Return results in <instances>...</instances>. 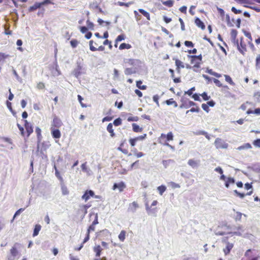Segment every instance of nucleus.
<instances>
[{"label": "nucleus", "instance_id": "obj_57", "mask_svg": "<svg viewBox=\"0 0 260 260\" xmlns=\"http://www.w3.org/2000/svg\"><path fill=\"white\" fill-rule=\"evenodd\" d=\"M202 108H203V109L206 112H209V111H210V109L209 108V106L208 105L206 104H202Z\"/></svg>", "mask_w": 260, "mask_h": 260}, {"label": "nucleus", "instance_id": "obj_9", "mask_svg": "<svg viewBox=\"0 0 260 260\" xmlns=\"http://www.w3.org/2000/svg\"><path fill=\"white\" fill-rule=\"evenodd\" d=\"M94 196V192L93 191L91 190H86L82 196L81 198L82 200H84L85 202H86L90 199V198L93 197Z\"/></svg>", "mask_w": 260, "mask_h": 260}, {"label": "nucleus", "instance_id": "obj_41", "mask_svg": "<svg viewBox=\"0 0 260 260\" xmlns=\"http://www.w3.org/2000/svg\"><path fill=\"white\" fill-rule=\"evenodd\" d=\"M54 168L55 169V175L56 176V177L61 181H63V179H62V177H61V176L60 175L58 170H57V168H56V166L55 165L54 166Z\"/></svg>", "mask_w": 260, "mask_h": 260}, {"label": "nucleus", "instance_id": "obj_33", "mask_svg": "<svg viewBox=\"0 0 260 260\" xmlns=\"http://www.w3.org/2000/svg\"><path fill=\"white\" fill-rule=\"evenodd\" d=\"M235 180L233 178L229 177L226 179L225 183V186L226 188H229L230 183H234Z\"/></svg>", "mask_w": 260, "mask_h": 260}, {"label": "nucleus", "instance_id": "obj_5", "mask_svg": "<svg viewBox=\"0 0 260 260\" xmlns=\"http://www.w3.org/2000/svg\"><path fill=\"white\" fill-rule=\"evenodd\" d=\"M181 101V104L180 105V108L181 109H188L191 106H196V104L194 102L187 99L184 100L182 99Z\"/></svg>", "mask_w": 260, "mask_h": 260}, {"label": "nucleus", "instance_id": "obj_46", "mask_svg": "<svg viewBox=\"0 0 260 260\" xmlns=\"http://www.w3.org/2000/svg\"><path fill=\"white\" fill-rule=\"evenodd\" d=\"M200 111V108L198 106L196 105V107L191 108L190 110H187L186 112V114H188L189 112H199Z\"/></svg>", "mask_w": 260, "mask_h": 260}, {"label": "nucleus", "instance_id": "obj_10", "mask_svg": "<svg viewBox=\"0 0 260 260\" xmlns=\"http://www.w3.org/2000/svg\"><path fill=\"white\" fill-rule=\"evenodd\" d=\"M20 244H19L18 243H15L14 244V245L12 247V248L10 249V254L13 257L16 256L18 254L19 251L18 248Z\"/></svg>", "mask_w": 260, "mask_h": 260}, {"label": "nucleus", "instance_id": "obj_60", "mask_svg": "<svg viewBox=\"0 0 260 260\" xmlns=\"http://www.w3.org/2000/svg\"><path fill=\"white\" fill-rule=\"evenodd\" d=\"M138 120V118L137 116H130L127 118L128 121H137Z\"/></svg>", "mask_w": 260, "mask_h": 260}, {"label": "nucleus", "instance_id": "obj_26", "mask_svg": "<svg viewBox=\"0 0 260 260\" xmlns=\"http://www.w3.org/2000/svg\"><path fill=\"white\" fill-rule=\"evenodd\" d=\"M132 127H133V130L134 132H136V133L142 132L143 131V128L140 127L136 123H133Z\"/></svg>", "mask_w": 260, "mask_h": 260}, {"label": "nucleus", "instance_id": "obj_3", "mask_svg": "<svg viewBox=\"0 0 260 260\" xmlns=\"http://www.w3.org/2000/svg\"><path fill=\"white\" fill-rule=\"evenodd\" d=\"M213 82L218 87H222V91L226 93V95L230 98H235V95L229 91V87L228 85H223L221 82L217 79H213Z\"/></svg>", "mask_w": 260, "mask_h": 260}, {"label": "nucleus", "instance_id": "obj_27", "mask_svg": "<svg viewBox=\"0 0 260 260\" xmlns=\"http://www.w3.org/2000/svg\"><path fill=\"white\" fill-rule=\"evenodd\" d=\"M244 34L245 36L246 37V40L248 41L251 43H252V38L251 33L249 31H244Z\"/></svg>", "mask_w": 260, "mask_h": 260}, {"label": "nucleus", "instance_id": "obj_4", "mask_svg": "<svg viewBox=\"0 0 260 260\" xmlns=\"http://www.w3.org/2000/svg\"><path fill=\"white\" fill-rule=\"evenodd\" d=\"M174 135L171 132H169L167 135L161 134L160 136L158 138V142L163 145L165 143H167L168 141H172Z\"/></svg>", "mask_w": 260, "mask_h": 260}, {"label": "nucleus", "instance_id": "obj_61", "mask_svg": "<svg viewBox=\"0 0 260 260\" xmlns=\"http://www.w3.org/2000/svg\"><path fill=\"white\" fill-rule=\"evenodd\" d=\"M232 11L236 14H240L242 13V11L240 10L237 9L235 7H233L231 9Z\"/></svg>", "mask_w": 260, "mask_h": 260}, {"label": "nucleus", "instance_id": "obj_16", "mask_svg": "<svg viewBox=\"0 0 260 260\" xmlns=\"http://www.w3.org/2000/svg\"><path fill=\"white\" fill-rule=\"evenodd\" d=\"M126 140L124 139L122 141L119 146L118 147L117 149L122 152L124 154H127L128 153V150L127 148H124V145L126 143Z\"/></svg>", "mask_w": 260, "mask_h": 260}, {"label": "nucleus", "instance_id": "obj_48", "mask_svg": "<svg viewBox=\"0 0 260 260\" xmlns=\"http://www.w3.org/2000/svg\"><path fill=\"white\" fill-rule=\"evenodd\" d=\"M217 11L221 17V19L222 20H224L225 16V12L224 10L221 8H217Z\"/></svg>", "mask_w": 260, "mask_h": 260}, {"label": "nucleus", "instance_id": "obj_22", "mask_svg": "<svg viewBox=\"0 0 260 260\" xmlns=\"http://www.w3.org/2000/svg\"><path fill=\"white\" fill-rule=\"evenodd\" d=\"M255 68L256 70H260V54H257L255 60Z\"/></svg>", "mask_w": 260, "mask_h": 260}, {"label": "nucleus", "instance_id": "obj_14", "mask_svg": "<svg viewBox=\"0 0 260 260\" xmlns=\"http://www.w3.org/2000/svg\"><path fill=\"white\" fill-rule=\"evenodd\" d=\"M51 133L52 136L54 139H59L61 137V133L58 128L51 127Z\"/></svg>", "mask_w": 260, "mask_h": 260}, {"label": "nucleus", "instance_id": "obj_58", "mask_svg": "<svg viewBox=\"0 0 260 260\" xmlns=\"http://www.w3.org/2000/svg\"><path fill=\"white\" fill-rule=\"evenodd\" d=\"M37 87L39 89H43L45 88V86L44 83L40 82L38 83Z\"/></svg>", "mask_w": 260, "mask_h": 260}, {"label": "nucleus", "instance_id": "obj_40", "mask_svg": "<svg viewBox=\"0 0 260 260\" xmlns=\"http://www.w3.org/2000/svg\"><path fill=\"white\" fill-rule=\"evenodd\" d=\"M166 187L163 185L157 187V190L158 191L160 195H162L163 194V193L166 191Z\"/></svg>", "mask_w": 260, "mask_h": 260}, {"label": "nucleus", "instance_id": "obj_59", "mask_svg": "<svg viewBox=\"0 0 260 260\" xmlns=\"http://www.w3.org/2000/svg\"><path fill=\"white\" fill-rule=\"evenodd\" d=\"M79 29L80 30V31L82 33V34H84V33H86L88 31V28L86 26H80L79 27Z\"/></svg>", "mask_w": 260, "mask_h": 260}, {"label": "nucleus", "instance_id": "obj_17", "mask_svg": "<svg viewBox=\"0 0 260 260\" xmlns=\"http://www.w3.org/2000/svg\"><path fill=\"white\" fill-rule=\"evenodd\" d=\"M194 23L196 25L204 30L205 29V25L203 21H202L199 18H196L194 20Z\"/></svg>", "mask_w": 260, "mask_h": 260}, {"label": "nucleus", "instance_id": "obj_28", "mask_svg": "<svg viewBox=\"0 0 260 260\" xmlns=\"http://www.w3.org/2000/svg\"><path fill=\"white\" fill-rule=\"evenodd\" d=\"M138 11L144 17H145L148 20H150V14H149V13L148 12H147V11H146L145 10H143L142 9H139L138 10Z\"/></svg>", "mask_w": 260, "mask_h": 260}, {"label": "nucleus", "instance_id": "obj_23", "mask_svg": "<svg viewBox=\"0 0 260 260\" xmlns=\"http://www.w3.org/2000/svg\"><path fill=\"white\" fill-rule=\"evenodd\" d=\"M41 5L40 3H36L33 6H30L28 8L29 12H32L36 10L37 9L41 8Z\"/></svg>", "mask_w": 260, "mask_h": 260}, {"label": "nucleus", "instance_id": "obj_50", "mask_svg": "<svg viewBox=\"0 0 260 260\" xmlns=\"http://www.w3.org/2000/svg\"><path fill=\"white\" fill-rule=\"evenodd\" d=\"M8 57H9L8 55H7L2 52H0V62L3 61H4Z\"/></svg>", "mask_w": 260, "mask_h": 260}, {"label": "nucleus", "instance_id": "obj_63", "mask_svg": "<svg viewBox=\"0 0 260 260\" xmlns=\"http://www.w3.org/2000/svg\"><path fill=\"white\" fill-rule=\"evenodd\" d=\"M253 144L256 146L260 148V139L254 140L253 142Z\"/></svg>", "mask_w": 260, "mask_h": 260}, {"label": "nucleus", "instance_id": "obj_30", "mask_svg": "<svg viewBox=\"0 0 260 260\" xmlns=\"http://www.w3.org/2000/svg\"><path fill=\"white\" fill-rule=\"evenodd\" d=\"M199 162L193 159H190L188 161V164L192 168L197 167Z\"/></svg>", "mask_w": 260, "mask_h": 260}, {"label": "nucleus", "instance_id": "obj_13", "mask_svg": "<svg viewBox=\"0 0 260 260\" xmlns=\"http://www.w3.org/2000/svg\"><path fill=\"white\" fill-rule=\"evenodd\" d=\"M61 125L62 123L61 120L57 117H55L53 119L51 127H54V128H58L61 126Z\"/></svg>", "mask_w": 260, "mask_h": 260}, {"label": "nucleus", "instance_id": "obj_24", "mask_svg": "<svg viewBox=\"0 0 260 260\" xmlns=\"http://www.w3.org/2000/svg\"><path fill=\"white\" fill-rule=\"evenodd\" d=\"M41 229V225H40L39 224H36L35 226L34 230L32 236L33 237L37 236L39 234V232L40 231Z\"/></svg>", "mask_w": 260, "mask_h": 260}, {"label": "nucleus", "instance_id": "obj_51", "mask_svg": "<svg viewBox=\"0 0 260 260\" xmlns=\"http://www.w3.org/2000/svg\"><path fill=\"white\" fill-rule=\"evenodd\" d=\"M7 106L8 109L10 110V111L12 113L13 115H15L16 114V112L13 110L11 103L9 101H7Z\"/></svg>", "mask_w": 260, "mask_h": 260}, {"label": "nucleus", "instance_id": "obj_12", "mask_svg": "<svg viewBox=\"0 0 260 260\" xmlns=\"http://www.w3.org/2000/svg\"><path fill=\"white\" fill-rule=\"evenodd\" d=\"M89 49L91 51H104L105 50V47L104 46H100L98 48L95 47L93 45V40H90L89 42Z\"/></svg>", "mask_w": 260, "mask_h": 260}, {"label": "nucleus", "instance_id": "obj_7", "mask_svg": "<svg viewBox=\"0 0 260 260\" xmlns=\"http://www.w3.org/2000/svg\"><path fill=\"white\" fill-rule=\"evenodd\" d=\"M214 144L216 148L217 149H223L226 148L228 144H226L221 139L217 138L215 140Z\"/></svg>", "mask_w": 260, "mask_h": 260}, {"label": "nucleus", "instance_id": "obj_35", "mask_svg": "<svg viewBox=\"0 0 260 260\" xmlns=\"http://www.w3.org/2000/svg\"><path fill=\"white\" fill-rule=\"evenodd\" d=\"M162 4L168 7H172L174 5V1L173 0H168L166 1L162 2Z\"/></svg>", "mask_w": 260, "mask_h": 260}, {"label": "nucleus", "instance_id": "obj_45", "mask_svg": "<svg viewBox=\"0 0 260 260\" xmlns=\"http://www.w3.org/2000/svg\"><path fill=\"white\" fill-rule=\"evenodd\" d=\"M89 234H88V233L87 232L86 236L84 238L83 243L81 244V245L80 246V247H79L77 249V250H80L82 248L83 244L85 243V242H86L87 241H88L89 240Z\"/></svg>", "mask_w": 260, "mask_h": 260}, {"label": "nucleus", "instance_id": "obj_47", "mask_svg": "<svg viewBox=\"0 0 260 260\" xmlns=\"http://www.w3.org/2000/svg\"><path fill=\"white\" fill-rule=\"evenodd\" d=\"M86 24H87V27L88 28H89L91 30L94 29V25L92 22H90L89 20H87L86 21Z\"/></svg>", "mask_w": 260, "mask_h": 260}, {"label": "nucleus", "instance_id": "obj_34", "mask_svg": "<svg viewBox=\"0 0 260 260\" xmlns=\"http://www.w3.org/2000/svg\"><path fill=\"white\" fill-rule=\"evenodd\" d=\"M35 131L37 134L38 140L40 142L42 139L41 129L39 127H37L36 128Z\"/></svg>", "mask_w": 260, "mask_h": 260}, {"label": "nucleus", "instance_id": "obj_15", "mask_svg": "<svg viewBox=\"0 0 260 260\" xmlns=\"http://www.w3.org/2000/svg\"><path fill=\"white\" fill-rule=\"evenodd\" d=\"M139 207V206L138 203L136 201H134L129 204L128 211L129 212H135Z\"/></svg>", "mask_w": 260, "mask_h": 260}, {"label": "nucleus", "instance_id": "obj_62", "mask_svg": "<svg viewBox=\"0 0 260 260\" xmlns=\"http://www.w3.org/2000/svg\"><path fill=\"white\" fill-rule=\"evenodd\" d=\"M184 44L186 47H193V44L191 41H186L184 42Z\"/></svg>", "mask_w": 260, "mask_h": 260}, {"label": "nucleus", "instance_id": "obj_37", "mask_svg": "<svg viewBox=\"0 0 260 260\" xmlns=\"http://www.w3.org/2000/svg\"><path fill=\"white\" fill-rule=\"evenodd\" d=\"M102 249L100 245H98L94 248V251L96 253V256H100Z\"/></svg>", "mask_w": 260, "mask_h": 260}, {"label": "nucleus", "instance_id": "obj_2", "mask_svg": "<svg viewBox=\"0 0 260 260\" xmlns=\"http://www.w3.org/2000/svg\"><path fill=\"white\" fill-rule=\"evenodd\" d=\"M187 57L190 60V63L192 64L193 71H197V70L200 68V64L202 61V56L200 55H188ZM186 68L190 69L191 67L189 64H186Z\"/></svg>", "mask_w": 260, "mask_h": 260}, {"label": "nucleus", "instance_id": "obj_52", "mask_svg": "<svg viewBox=\"0 0 260 260\" xmlns=\"http://www.w3.org/2000/svg\"><path fill=\"white\" fill-rule=\"evenodd\" d=\"M77 97H78V99L79 100V102L81 107L83 108L87 107V105L86 104L83 103L82 102L83 99L82 98V97L80 95H78Z\"/></svg>", "mask_w": 260, "mask_h": 260}, {"label": "nucleus", "instance_id": "obj_8", "mask_svg": "<svg viewBox=\"0 0 260 260\" xmlns=\"http://www.w3.org/2000/svg\"><path fill=\"white\" fill-rule=\"evenodd\" d=\"M146 136L147 135L145 134L143 135L135 137L134 138H131L129 140V143L132 147H134L136 145L137 142L138 141L143 140L146 138Z\"/></svg>", "mask_w": 260, "mask_h": 260}, {"label": "nucleus", "instance_id": "obj_38", "mask_svg": "<svg viewBox=\"0 0 260 260\" xmlns=\"http://www.w3.org/2000/svg\"><path fill=\"white\" fill-rule=\"evenodd\" d=\"M233 247V244L228 243L226 245V249L224 250V252L225 255L230 253L231 250Z\"/></svg>", "mask_w": 260, "mask_h": 260}, {"label": "nucleus", "instance_id": "obj_43", "mask_svg": "<svg viewBox=\"0 0 260 260\" xmlns=\"http://www.w3.org/2000/svg\"><path fill=\"white\" fill-rule=\"evenodd\" d=\"M113 124L116 126H119L122 124V120L120 118L115 119L113 121Z\"/></svg>", "mask_w": 260, "mask_h": 260}, {"label": "nucleus", "instance_id": "obj_1", "mask_svg": "<svg viewBox=\"0 0 260 260\" xmlns=\"http://www.w3.org/2000/svg\"><path fill=\"white\" fill-rule=\"evenodd\" d=\"M235 43L236 44L238 50L243 55H244L247 51L248 46L249 47L252 51H254L256 50L254 44L246 40L243 37H241L240 40L237 39Z\"/></svg>", "mask_w": 260, "mask_h": 260}, {"label": "nucleus", "instance_id": "obj_11", "mask_svg": "<svg viewBox=\"0 0 260 260\" xmlns=\"http://www.w3.org/2000/svg\"><path fill=\"white\" fill-rule=\"evenodd\" d=\"M24 127L26 131L27 137H28L31 134L33 133V127L32 125L26 120H24Z\"/></svg>", "mask_w": 260, "mask_h": 260}, {"label": "nucleus", "instance_id": "obj_64", "mask_svg": "<svg viewBox=\"0 0 260 260\" xmlns=\"http://www.w3.org/2000/svg\"><path fill=\"white\" fill-rule=\"evenodd\" d=\"M254 98L257 101H260V92H257L254 94Z\"/></svg>", "mask_w": 260, "mask_h": 260}, {"label": "nucleus", "instance_id": "obj_20", "mask_svg": "<svg viewBox=\"0 0 260 260\" xmlns=\"http://www.w3.org/2000/svg\"><path fill=\"white\" fill-rule=\"evenodd\" d=\"M90 207V205H83L81 208L79 210V213H82L83 215V216L85 215V214L87 212V209Z\"/></svg>", "mask_w": 260, "mask_h": 260}, {"label": "nucleus", "instance_id": "obj_21", "mask_svg": "<svg viewBox=\"0 0 260 260\" xmlns=\"http://www.w3.org/2000/svg\"><path fill=\"white\" fill-rule=\"evenodd\" d=\"M224 77L225 78V81L232 86H235L236 85L235 83L233 81L232 78L230 77V76L228 75H224Z\"/></svg>", "mask_w": 260, "mask_h": 260}, {"label": "nucleus", "instance_id": "obj_55", "mask_svg": "<svg viewBox=\"0 0 260 260\" xmlns=\"http://www.w3.org/2000/svg\"><path fill=\"white\" fill-rule=\"evenodd\" d=\"M103 44L104 45H108L109 46V48L110 49H112V45L111 44V42L109 41L108 40L106 39V40H105L103 42Z\"/></svg>", "mask_w": 260, "mask_h": 260}, {"label": "nucleus", "instance_id": "obj_44", "mask_svg": "<svg viewBox=\"0 0 260 260\" xmlns=\"http://www.w3.org/2000/svg\"><path fill=\"white\" fill-rule=\"evenodd\" d=\"M231 37L234 40V42L236 43V38L237 35V31L236 29H232L231 32Z\"/></svg>", "mask_w": 260, "mask_h": 260}, {"label": "nucleus", "instance_id": "obj_25", "mask_svg": "<svg viewBox=\"0 0 260 260\" xmlns=\"http://www.w3.org/2000/svg\"><path fill=\"white\" fill-rule=\"evenodd\" d=\"M164 103H165L167 105H172L175 108H176L178 106L177 102L172 98L166 100Z\"/></svg>", "mask_w": 260, "mask_h": 260}, {"label": "nucleus", "instance_id": "obj_54", "mask_svg": "<svg viewBox=\"0 0 260 260\" xmlns=\"http://www.w3.org/2000/svg\"><path fill=\"white\" fill-rule=\"evenodd\" d=\"M24 208H20V209H18V210L15 212V214H14V216H13V219H12V221H12V222H13V221L14 220V219H15V218L17 215H19V214H20V213L21 212L23 211H24Z\"/></svg>", "mask_w": 260, "mask_h": 260}, {"label": "nucleus", "instance_id": "obj_29", "mask_svg": "<svg viewBox=\"0 0 260 260\" xmlns=\"http://www.w3.org/2000/svg\"><path fill=\"white\" fill-rule=\"evenodd\" d=\"M132 48V46L129 44H126L125 43H122L120 45L119 47V49L120 50H123V49H129Z\"/></svg>", "mask_w": 260, "mask_h": 260}, {"label": "nucleus", "instance_id": "obj_32", "mask_svg": "<svg viewBox=\"0 0 260 260\" xmlns=\"http://www.w3.org/2000/svg\"><path fill=\"white\" fill-rule=\"evenodd\" d=\"M246 113L247 114H255L256 115H260V108L255 109L254 110L249 109L247 111Z\"/></svg>", "mask_w": 260, "mask_h": 260}, {"label": "nucleus", "instance_id": "obj_18", "mask_svg": "<svg viewBox=\"0 0 260 260\" xmlns=\"http://www.w3.org/2000/svg\"><path fill=\"white\" fill-rule=\"evenodd\" d=\"M175 65L176 66L177 71L179 72L181 68H184L185 67L183 63L178 59H175Z\"/></svg>", "mask_w": 260, "mask_h": 260}, {"label": "nucleus", "instance_id": "obj_53", "mask_svg": "<svg viewBox=\"0 0 260 260\" xmlns=\"http://www.w3.org/2000/svg\"><path fill=\"white\" fill-rule=\"evenodd\" d=\"M61 191H62V193L63 195H67V194H69V192L67 187L64 185L61 186Z\"/></svg>", "mask_w": 260, "mask_h": 260}, {"label": "nucleus", "instance_id": "obj_36", "mask_svg": "<svg viewBox=\"0 0 260 260\" xmlns=\"http://www.w3.org/2000/svg\"><path fill=\"white\" fill-rule=\"evenodd\" d=\"M125 235L126 232L123 230L121 231L118 235L119 239L122 242L124 241L125 238Z\"/></svg>", "mask_w": 260, "mask_h": 260}, {"label": "nucleus", "instance_id": "obj_31", "mask_svg": "<svg viewBox=\"0 0 260 260\" xmlns=\"http://www.w3.org/2000/svg\"><path fill=\"white\" fill-rule=\"evenodd\" d=\"M142 81L141 80H139L136 82V86L137 87L141 90H145L147 88V86L143 85H142Z\"/></svg>", "mask_w": 260, "mask_h": 260}, {"label": "nucleus", "instance_id": "obj_49", "mask_svg": "<svg viewBox=\"0 0 260 260\" xmlns=\"http://www.w3.org/2000/svg\"><path fill=\"white\" fill-rule=\"evenodd\" d=\"M70 44L73 48H76L79 44V42L76 39H73L70 41Z\"/></svg>", "mask_w": 260, "mask_h": 260}, {"label": "nucleus", "instance_id": "obj_56", "mask_svg": "<svg viewBox=\"0 0 260 260\" xmlns=\"http://www.w3.org/2000/svg\"><path fill=\"white\" fill-rule=\"evenodd\" d=\"M201 96L203 98L205 101L209 100L210 98V96H208L206 92H204L201 94Z\"/></svg>", "mask_w": 260, "mask_h": 260}, {"label": "nucleus", "instance_id": "obj_6", "mask_svg": "<svg viewBox=\"0 0 260 260\" xmlns=\"http://www.w3.org/2000/svg\"><path fill=\"white\" fill-rule=\"evenodd\" d=\"M126 185L125 183L123 181H120L118 183H115L113 184L112 187V189L113 190H115L116 189L118 190V191L121 192L124 191V190L126 188Z\"/></svg>", "mask_w": 260, "mask_h": 260}, {"label": "nucleus", "instance_id": "obj_42", "mask_svg": "<svg viewBox=\"0 0 260 260\" xmlns=\"http://www.w3.org/2000/svg\"><path fill=\"white\" fill-rule=\"evenodd\" d=\"M125 39V36L124 34L119 35L115 39L116 44H118L119 42L124 40Z\"/></svg>", "mask_w": 260, "mask_h": 260}, {"label": "nucleus", "instance_id": "obj_39", "mask_svg": "<svg viewBox=\"0 0 260 260\" xmlns=\"http://www.w3.org/2000/svg\"><path fill=\"white\" fill-rule=\"evenodd\" d=\"M251 145L250 143H245V144H244L242 146H239L238 148V150H242V149H250L251 148Z\"/></svg>", "mask_w": 260, "mask_h": 260}, {"label": "nucleus", "instance_id": "obj_19", "mask_svg": "<svg viewBox=\"0 0 260 260\" xmlns=\"http://www.w3.org/2000/svg\"><path fill=\"white\" fill-rule=\"evenodd\" d=\"M107 131L110 133V136L111 137H114L115 136V134L114 132V129L113 128V124L111 123H110L108 124L107 126Z\"/></svg>", "mask_w": 260, "mask_h": 260}]
</instances>
